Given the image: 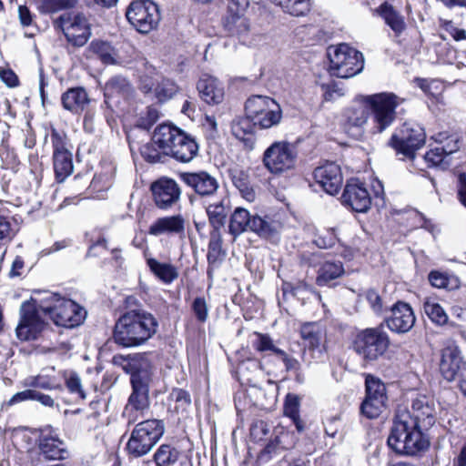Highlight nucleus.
Instances as JSON below:
<instances>
[{
	"label": "nucleus",
	"instance_id": "nucleus-1",
	"mask_svg": "<svg viewBox=\"0 0 466 466\" xmlns=\"http://www.w3.org/2000/svg\"><path fill=\"white\" fill-rule=\"evenodd\" d=\"M45 316L58 326L72 328L78 326L86 316V311L71 299L57 294L45 293L42 299L32 298L20 308V321L15 334L20 340L35 339L46 326Z\"/></svg>",
	"mask_w": 466,
	"mask_h": 466
},
{
	"label": "nucleus",
	"instance_id": "nucleus-2",
	"mask_svg": "<svg viewBox=\"0 0 466 466\" xmlns=\"http://www.w3.org/2000/svg\"><path fill=\"white\" fill-rule=\"evenodd\" d=\"M434 423L433 408L425 398L413 400L411 410H399L388 437V446L399 455L418 457L431 445L422 427Z\"/></svg>",
	"mask_w": 466,
	"mask_h": 466
},
{
	"label": "nucleus",
	"instance_id": "nucleus-3",
	"mask_svg": "<svg viewBox=\"0 0 466 466\" xmlns=\"http://www.w3.org/2000/svg\"><path fill=\"white\" fill-rule=\"evenodd\" d=\"M114 362L120 364L127 373L131 374L132 392L124 414L127 416L128 423H134L138 420V415H143L149 408V386L153 381V367L143 354L116 356Z\"/></svg>",
	"mask_w": 466,
	"mask_h": 466
},
{
	"label": "nucleus",
	"instance_id": "nucleus-4",
	"mask_svg": "<svg viewBox=\"0 0 466 466\" xmlns=\"http://www.w3.org/2000/svg\"><path fill=\"white\" fill-rule=\"evenodd\" d=\"M158 322L143 309H130L117 319L114 339L123 347H137L147 341L156 332Z\"/></svg>",
	"mask_w": 466,
	"mask_h": 466
},
{
	"label": "nucleus",
	"instance_id": "nucleus-5",
	"mask_svg": "<svg viewBox=\"0 0 466 466\" xmlns=\"http://www.w3.org/2000/svg\"><path fill=\"white\" fill-rule=\"evenodd\" d=\"M154 142L164 150L166 156L178 162H190L198 152L196 139L173 125H159L154 130Z\"/></svg>",
	"mask_w": 466,
	"mask_h": 466
},
{
	"label": "nucleus",
	"instance_id": "nucleus-6",
	"mask_svg": "<svg viewBox=\"0 0 466 466\" xmlns=\"http://www.w3.org/2000/svg\"><path fill=\"white\" fill-rule=\"evenodd\" d=\"M403 99L393 93H379L361 96V103L371 110L373 132L381 133L396 119V108Z\"/></svg>",
	"mask_w": 466,
	"mask_h": 466
},
{
	"label": "nucleus",
	"instance_id": "nucleus-7",
	"mask_svg": "<svg viewBox=\"0 0 466 466\" xmlns=\"http://www.w3.org/2000/svg\"><path fill=\"white\" fill-rule=\"evenodd\" d=\"M329 73L340 78H350L360 73L364 67V58L360 52L347 44L329 46Z\"/></svg>",
	"mask_w": 466,
	"mask_h": 466
},
{
	"label": "nucleus",
	"instance_id": "nucleus-8",
	"mask_svg": "<svg viewBox=\"0 0 466 466\" xmlns=\"http://www.w3.org/2000/svg\"><path fill=\"white\" fill-rule=\"evenodd\" d=\"M165 426L162 420L153 419L138 422L131 432L127 450L138 458L148 453L163 436Z\"/></svg>",
	"mask_w": 466,
	"mask_h": 466
},
{
	"label": "nucleus",
	"instance_id": "nucleus-9",
	"mask_svg": "<svg viewBox=\"0 0 466 466\" xmlns=\"http://www.w3.org/2000/svg\"><path fill=\"white\" fill-rule=\"evenodd\" d=\"M389 346L390 338L382 326L360 331L353 342L356 353L368 361L378 360L387 351Z\"/></svg>",
	"mask_w": 466,
	"mask_h": 466
},
{
	"label": "nucleus",
	"instance_id": "nucleus-10",
	"mask_svg": "<svg viewBox=\"0 0 466 466\" xmlns=\"http://www.w3.org/2000/svg\"><path fill=\"white\" fill-rule=\"evenodd\" d=\"M229 233L235 238L245 231L250 230L262 238H269L276 232L271 219L259 216H251L242 208H237L230 217Z\"/></svg>",
	"mask_w": 466,
	"mask_h": 466
},
{
	"label": "nucleus",
	"instance_id": "nucleus-11",
	"mask_svg": "<svg viewBox=\"0 0 466 466\" xmlns=\"http://www.w3.org/2000/svg\"><path fill=\"white\" fill-rule=\"evenodd\" d=\"M297 161V150L288 141H276L265 151L262 157L264 167L274 175L293 169Z\"/></svg>",
	"mask_w": 466,
	"mask_h": 466
},
{
	"label": "nucleus",
	"instance_id": "nucleus-12",
	"mask_svg": "<svg viewBox=\"0 0 466 466\" xmlns=\"http://www.w3.org/2000/svg\"><path fill=\"white\" fill-rule=\"evenodd\" d=\"M55 25L61 29L66 40L75 46H83L91 36L87 18L81 13L72 11L59 15Z\"/></svg>",
	"mask_w": 466,
	"mask_h": 466
},
{
	"label": "nucleus",
	"instance_id": "nucleus-13",
	"mask_svg": "<svg viewBox=\"0 0 466 466\" xmlns=\"http://www.w3.org/2000/svg\"><path fill=\"white\" fill-rule=\"evenodd\" d=\"M126 16L128 22L140 33L147 34L155 29L160 20L158 6L151 0L132 2Z\"/></svg>",
	"mask_w": 466,
	"mask_h": 466
},
{
	"label": "nucleus",
	"instance_id": "nucleus-14",
	"mask_svg": "<svg viewBox=\"0 0 466 466\" xmlns=\"http://www.w3.org/2000/svg\"><path fill=\"white\" fill-rule=\"evenodd\" d=\"M426 134L424 129L415 123H404L402 127L392 135L391 147L398 154L413 158L416 150L425 143Z\"/></svg>",
	"mask_w": 466,
	"mask_h": 466
},
{
	"label": "nucleus",
	"instance_id": "nucleus-15",
	"mask_svg": "<svg viewBox=\"0 0 466 466\" xmlns=\"http://www.w3.org/2000/svg\"><path fill=\"white\" fill-rule=\"evenodd\" d=\"M300 337L306 347L311 352L315 362H323L327 358L325 346L322 344L326 331L319 322H306L300 327Z\"/></svg>",
	"mask_w": 466,
	"mask_h": 466
},
{
	"label": "nucleus",
	"instance_id": "nucleus-16",
	"mask_svg": "<svg viewBox=\"0 0 466 466\" xmlns=\"http://www.w3.org/2000/svg\"><path fill=\"white\" fill-rule=\"evenodd\" d=\"M313 177L315 182L329 195L337 194L343 183L340 167L333 162H328L315 168Z\"/></svg>",
	"mask_w": 466,
	"mask_h": 466
},
{
	"label": "nucleus",
	"instance_id": "nucleus-17",
	"mask_svg": "<svg viewBox=\"0 0 466 466\" xmlns=\"http://www.w3.org/2000/svg\"><path fill=\"white\" fill-rule=\"evenodd\" d=\"M390 311L391 315L386 318L385 322L392 332L403 334L412 329L416 318L408 303L398 301L391 307Z\"/></svg>",
	"mask_w": 466,
	"mask_h": 466
},
{
	"label": "nucleus",
	"instance_id": "nucleus-18",
	"mask_svg": "<svg viewBox=\"0 0 466 466\" xmlns=\"http://www.w3.org/2000/svg\"><path fill=\"white\" fill-rule=\"evenodd\" d=\"M222 25L228 35L237 37L247 46L256 45V39L250 36L251 25L249 19L245 15H226Z\"/></svg>",
	"mask_w": 466,
	"mask_h": 466
},
{
	"label": "nucleus",
	"instance_id": "nucleus-19",
	"mask_svg": "<svg viewBox=\"0 0 466 466\" xmlns=\"http://www.w3.org/2000/svg\"><path fill=\"white\" fill-rule=\"evenodd\" d=\"M341 198L344 205L349 206L356 212H366L371 204L367 188L356 180L346 185Z\"/></svg>",
	"mask_w": 466,
	"mask_h": 466
},
{
	"label": "nucleus",
	"instance_id": "nucleus-20",
	"mask_svg": "<svg viewBox=\"0 0 466 466\" xmlns=\"http://www.w3.org/2000/svg\"><path fill=\"white\" fill-rule=\"evenodd\" d=\"M156 205L162 209L168 208L178 201L180 188L173 179L162 178L151 187Z\"/></svg>",
	"mask_w": 466,
	"mask_h": 466
},
{
	"label": "nucleus",
	"instance_id": "nucleus-21",
	"mask_svg": "<svg viewBox=\"0 0 466 466\" xmlns=\"http://www.w3.org/2000/svg\"><path fill=\"white\" fill-rule=\"evenodd\" d=\"M186 219L180 214L157 218L148 228V233L155 237L185 235Z\"/></svg>",
	"mask_w": 466,
	"mask_h": 466
},
{
	"label": "nucleus",
	"instance_id": "nucleus-22",
	"mask_svg": "<svg viewBox=\"0 0 466 466\" xmlns=\"http://www.w3.org/2000/svg\"><path fill=\"white\" fill-rule=\"evenodd\" d=\"M180 177L185 184L192 187L200 196H211L218 188V180L205 171L183 173L180 175Z\"/></svg>",
	"mask_w": 466,
	"mask_h": 466
},
{
	"label": "nucleus",
	"instance_id": "nucleus-23",
	"mask_svg": "<svg viewBox=\"0 0 466 466\" xmlns=\"http://www.w3.org/2000/svg\"><path fill=\"white\" fill-rule=\"evenodd\" d=\"M461 351L456 346H448L442 350L440 370L448 381L455 380L460 370L466 369Z\"/></svg>",
	"mask_w": 466,
	"mask_h": 466
},
{
	"label": "nucleus",
	"instance_id": "nucleus-24",
	"mask_svg": "<svg viewBox=\"0 0 466 466\" xmlns=\"http://www.w3.org/2000/svg\"><path fill=\"white\" fill-rule=\"evenodd\" d=\"M200 97L208 105H218L224 99L222 84L211 76H204L198 82Z\"/></svg>",
	"mask_w": 466,
	"mask_h": 466
},
{
	"label": "nucleus",
	"instance_id": "nucleus-25",
	"mask_svg": "<svg viewBox=\"0 0 466 466\" xmlns=\"http://www.w3.org/2000/svg\"><path fill=\"white\" fill-rule=\"evenodd\" d=\"M61 100L65 109L76 114L82 112L89 104L87 93L82 87L68 89L62 95Z\"/></svg>",
	"mask_w": 466,
	"mask_h": 466
},
{
	"label": "nucleus",
	"instance_id": "nucleus-26",
	"mask_svg": "<svg viewBox=\"0 0 466 466\" xmlns=\"http://www.w3.org/2000/svg\"><path fill=\"white\" fill-rule=\"evenodd\" d=\"M458 149L457 142H454L452 145L437 146L425 154L424 159L428 163V167H440L444 169L450 164L447 157Z\"/></svg>",
	"mask_w": 466,
	"mask_h": 466
},
{
	"label": "nucleus",
	"instance_id": "nucleus-27",
	"mask_svg": "<svg viewBox=\"0 0 466 466\" xmlns=\"http://www.w3.org/2000/svg\"><path fill=\"white\" fill-rule=\"evenodd\" d=\"M39 448L47 460H64L67 453L64 442L54 436H43Z\"/></svg>",
	"mask_w": 466,
	"mask_h": 466
},
{
	"label": "nucleus",
	"instance_id": "nucleus-28",
	"mask_svg": "<svg viewBox=\"0 0 466 466\" xmlns=\"http://www.w3.org/2000/svg\"><path fill=\"white\" fill-rule=\"evenodd\" d=\"M89 51L106 65H116L122 63L121 58L115 48L107 42L95 40L89 46Z\"/></svg>",
	"mask_w": 466,
	"mask_h": 466
},
{
	"label": "nucleus",
	"instance_id": "nucleus-29",
	"mask_svg": "<svg viewBox=\"0 0 466 466\" xmlns=\"http://www.w3.org/2000/svg\"><path fill=\"white\" fill-rule=\"evenodd\" d=\"M206 209L210 223L215 228H218L224 225L229 209V200L223 197L218 201L208 204Z\"/></svg>",
	"mask_w": 466,
	"mask_h": 466
},
{
	"label": "nucleus",
	"instance_id": "nucleus-30",
	"mask_svg": "<svg viewBox=\"0 0 466 466\" xmlns=\"http://www.w3.org/2000/svg\"><path fill=\"white\" fill-rule=\"evenodd\" d=\"M267 103L268 106L264 108L263 113L255 120V123L262 128H269L278 125L282 117L281 107L273 98L267 101Z\"/></svg>",
	"mask_w": 466,
	"mask_h": 466
},
{
	"label": "nucleus",
	"instance_id": "nucleus-31",
	"mask_svg": "<svg viewBox=\"0 0 466 466\" xmlns=\"http://www.w3.org/2000/svg\"><path fill=\"white\" fill-rule=\"evenodd\" d=\"M377 12L396 34H400L405 29L402 16L389 3L381 4Z\"/></svg>",
	"mask_w": 466,
	"mask_h": 466
},
{
	"label": "nucleus",
	"instance_id": "nucleus-32",
	"mask_svg": "<svg viewBox=\"0 0 466 466\" xmlns=\"http://www.w3.org/2000/svg\"><path fill=\"white\" fill-rule=\"evenodd\" d=\"M147 264L154 275L165 283L169 284L178 277L177 268L170 263H160L155 258H148Z\"/></svg>",
	"mask_w": 466,
	"mask_h": 466
},
{
	"label": "nucleus",
	"instance_id": "nucleus-33",
	"mask_svg": "<svg viewBox=\"0 0 466 466\" xmlns=\"http://www.w3.org/2000/svg\"><path fill=\"white\" fill-rule=\"evenodd\" d=\"M54 170L57 181L63 182L73 172L72 154L58 152L53 155Z\"/></svg>",
	"mask_w": 466,
	"mask_h": 466
},
{
	"label": "nucleus",
	"instance_id": "nucleus-34",
	"mask_svg": "<svg viewBox=\"0 0 466 466\" xmlns=\"http://www.w3.org/2000/svg\"><path fill=\"white\" fill-rule=\"evenodd\" d=\"M255 125L257 123L246 115L245 117L237 118L232 122L231 131L236 138L248 141L254 133Z\"/></svg>",
	"mask_w": 466,
	"mask_h": 466
},
{
	"label": "nucleus",
	"instance_id": "nucleus-35",
	"mask_svg": "<svg viewBox=\"0 0 466 466\" xmlns=\"http://www.w3.org/2000/svg\"><path fill=\"white\" fill-rule=\"evenodd\" d=\"M344 273L340 262H325L319 269L317 284L319 286L327 285L329 281L336 279Z\"/></svg>",
	"mask_w": 466,
	"mask_h": 466
},
{
	"label": "nucleus",
	"instance_id": "nucleus-36",
	"mask_svg": "<svg viewBox=\"0 0 466 466\" xmlns=\"http://www.w3.org/2000/svg\"><path fill=\"white\" fill-rule=\"evenodd\" d=\"M366 106V104L361 103L360 96L358 104L350 106L345 111L347 122L354 127H361L366 124L369 117V112Z\"/></svg>",
	"mask_w": 466,
	"mask_h": 466
},
{
	"label": "nucleus",
	"instance_id": "nucleus-37",
	"mask_svg": "<svg viewBox=\"0 0 466 466\" xmlns=\"http://www.w3.org/2000/svg\"><path fill=\"white\" fill-rule=\"evenodd\" d=\"M24 384L25 386L34 390L42 389L46 390H61L63 389L62 385L58 383L54 377L40 374L37 376L29 377L25 379Z\"/></svg>",
	"mask_w": 466,
	"mask_h": 466
},
{
	"label": "nucleus",
	"instance_id": "nucleus-38",
	"mask_svg": "<svg viewBox=\"0 0 466 466\" xmlns=\"http://www.w3.org/2000/svg\"><path fill=\"white\" fill-rule=\"evenodd\" d=\"M179 457V451L170 445L162 444L154 454V461L157 466H170Z\"/></svg>",
	"mask_w": 466,
	"mask_h": 466
},
{
	"label": "nucleus",
	"instance_id": "nucleus-39",
	"mask_svg": "<svg viewBox=\"0 0 466 466\" xmlns=\"http://www.w3.org/2000/svg\"><path fill=\"white\" fill-rule=\"evenodd\" d=\"M423 309L425 314L432 322L438 325H444L447 323L448 315L446 314L443 308L435 300L426 299L423 303Z\"/></svg>",
	"mask_w": 466,
	"mask_h": 466
},
{
	"label": "nucleus",
	"instance_id": "nucleus-40",
	"mask_svg": "<svg viewBox=\"0 0 466 466\" xmlns=\"http://www.w3.org/2000/svg\"><path fill=\"white\" fill-rule=\"evenodd\" d=\"M177 90L178 87L177 84L174 81L165 77L158 79L154 87L155 96L160 102L172 98Z\"/></svg>",
	"mask_w": 466,
	"mask_h": 466
},
{
	"label": "nucleus",
	"instance_id": "nucleus-41",
	"mask_svg": "<svg viewBox=\"0 0 466 466\" xmlns=\"http://www.w3.org/2000/svg\"><path fill=\"white\" fill-rule=\"evenodd\" d=\"M366 397L368 399H378L382 401H387L386 386L379 379L369 375L366 378Z\"/></svg>",
	"mask_w": 466,
	"mask_h": 466
},
{
	"label": "nucleus",
	"instance_id": "nucleus-42",
	"mask_svg": "<svg viewBox=\"0 0 466 466\" xmlns=\"http://www.w3.org/2000/svg\"><path fill=\"white\" fill-rule=\"evenodd\" d=\"M271 97L266 96H252L249 97L245 104L246 115L256 120L266 106H268L267 101H269Z\"/></svg>",
	"mask_w": 466,
	"mask_h": 466
},
{
	"label": "nucleus",
	"instance_id": "nucleus-43",
	"mask_svg": "<svg viewBox=\"0 0 466 466\" xmlns=\"http://www.w3.org/2000/svg\"><path fill=\"white\" fill-rule=\"evenodd\" d=\"M273 2L281 6L283 10L291 15H304L309 10V0H273Z\"/></svg>",
	"mask_w": 466,
	"mask_h": 466
},
{
	"label": "nucleus",
	"instance_id": "nucleus-44",
	"mask_svg": "<svg viewBox=\"0 0 466 466\" xmlns=\"http://www.w3.org/2000/svg\"><path fill=\"white\" fill-rule=\"evenodd\" d=\"M224 255L219 236L218 234L212 235L209 240L208 251V261L209 267L217 268L222 261Z\"/></svg>",
	"mask_w": 466,
	"mask_h": 466
},
{
	"label": "nucleus",
	"instance_id": "nucleus-45",
	"mask_svg": "<svg viewBox=\"0 0 466 466\" xmlns=\"http://www.w3.org/2000/svg\"><path fill=\"white\" fill-rule=\"evenodd\" d=\"M430 283L438 289H454L459 286V281L455 277L448 276L446 273L432 270L429 274Z\"/></svg>",
	"mask_w": 466,
	"mask_h": 466
},
{
	"label": "nucleus",
	"instance_id": "nucleus-46",
	"mask_svg": "<svg viewBox=\"0 0 466 466\" xmlns=\"http://www.w3.org/2000/svg\"><path fill=\"white\" fill-rule=\"evenodd\" d=\"M299 398L295 394L289 393L286 396L284 403V414L294 421L299 431H302L300 420L299 417Z\"/></svg>",
	"mask_w": 466,
	"mask_h": 466
},
{
	"label": "nucleus",
	"instance_id": "nucleus-47",
	"mask_svg": "<svg viewBox=\"0 0 466 466\" xmlns=\"http://www.w3.org/2000/svg\"><path fill=\"white\" fill-rule=\"evenodd\" d=\"M141 156L150 163L162 162V158L167 157L161 147L154 142V135L151 142L143 145L140 148Z\"/></svg>",
	"mask_w": 466,
	"mask_h": 466
},
{
	"label": "nucleus",
	"instance_id": "nucleus-48",
	"mask_svg": "<svg viewBox=\"0 0 466 466\" xmlns=\"http://www.w3.org/2000/svg\"><path fill=\"white\" fill-rule=\"evenodd\" d=\"M385 407L386 401L365 398L361 403L360 410L365 417L374 419L380 416Z\"/></svg>",
	"mask_w": 466,
	"mask_h": 466
},
{
	"label": "nucleus",
	"instance_id": "nucleus-49",
	"mask_svg": "<svg viewBox=\"0 0 466 466\" xmlns=\"http://www.w3.org/2000/svg\"><path fill=\"white\" fill-rule=\"evenodd\" d=\"M76 2L77 0H42L39 8L42 13H55L73 7Z\"/></svg>",
	"mask_w": 466,
	"mask_h": 466
},
{
	"label": "nucleus",
	"instance_id": "nucleus-50",
	"mask_svg": "<svg viewBox=\"0 0 466 466\" xmlns=\"http://www.w3.org/2000/svg\"><path fill=\"white\" fill-rule=\"evenodd\" d=\"M238 370L242 376H247L248 383L255 386V377L252 375V373L260 372L261 363L257 360L249 359L239 365Z\"/></svg>",
	"mask_w": 466,
	"mask_h": 466
},
{
	"label": "nucleus",
	"instance_id": "nucleus-51",
	"mask_svg": "<svg viewBox=\"0 0 466 466\" xmlns=\"http://www.w3.org/2000/svg\"><path fill=\"white\" fill-rule=\"evenodd\" d=\"M254 336L256 339L252 341L253 348L259 351L264 352L270 350L277 355V351L280 350V349L277 348L271 338L268 334H263L259 332H255Z\"/></svg>",
	"mask_w": 466,
	"mask_h": 466
},
{
	"label": "nucleus",
	"instance_id": "nucleus-52",
	"mask_svg": "<svg viewBox=\"0 0 466 466\" xmlns=\"http://www.w3.org/2000/svg\"><path fill=\"white\" fill-rule=\"evenodd\" d=\"M170 398L175 401V410L177 412H184L190 407V395L187 391L182 389H174L170 393Z\"/></svg>",
	"mask_w": 466,
	"mask_h": 466
},
{
	"label": "nucleus",
	"instance_id": "nucleus-53",
	"mask_svg": "<svg viewBox=\"0 0 466 466\" xmlns=\"http://www.w3.org/2000/svg\"><path fill=\"white\" fill-rule=\"evenodd\" d=\"M66 386L72 394H77L81 399L86 398L82 388L81 379L76 372L65 373Z\"/></svg>",
	"mask_w": 466,
	"mask_h": 466
},
{
	"label": "nucleus",
	"instance_id": "nucleus-54",
	"mask_svg": "<svg viewBox=\"0 0 466 466\" xmlns=\"http://www.w3.org/2000/svg\"><path fill=\"white\" fill-rule=\"evenodd\" d=\"M365 298L375 314H381L384 311V305L381 297L374 289H370L365 292Z\"/></svg>",
	"mask_w": 466,
	"mask_h": 466
},
{
	"label": "nucleus",
	"instance_id": "nucleus-55",
	"mask_svg": "<svg viewBox=\"0 0 466 466\" xmlns=\"http://www.w3.org/2000/svg\"><path fill=\"white\" fill-rule=\"evenodd\" d=\"M229 177L231 178V181L233 185L239 189L240 187H243L244 186L248 185L249 182V176L247 173V171L238 167H231L229 170Z\"/></svg>",
	"mask_w": 466,
	"mask_h": 466
},
{
	"label": "nucleus",
	"instance_id": "nucleus-56",
	"mask_svg": "<svg viewBox=\"0 0 466 466\" xmlns=\"http://www.w3.org/2000/svg\"><path fill=\"white\" fill-rule=\"evenodd\" d=\"M128 82L126 78L121 76H115L111 78L106 85V96L113 95L114 93L124 92L128 89Z\"/></svg>",
	"mask_w": 466,
	"mask_h": 466
},
{
	"label": "nucleus",
	"instance_id": "nucleus-57",
	"mask_svg": "<svg viewBox=\"0 0 466 466\" xmlns=\"http://www.w3.org/2000/svg\"><path fill=\"white\" fill-rule=\"evenodd\" d=\"M192 309L200 322H205L208 316V308L204 298H196L192 304Z\"/></svg>",
	"mask_w": 466,
	"mask_h": 466
},
{
	"label": "nucleus",
	"instance_id": "nucleus-58",
	"mask_svg": "<svg viewBox=\"0 0 466 466\" xmlns=\"http://www.w3.org/2000/svg\"><path fill=\"white\" fill-rule=\"evenodd\" d=\"M249 6V0H229L227 15H245Z\"/></svg>",
	"mask_w": 466,
	"mask_h": 466
},
{
	"label": "nucleus",
	"instance_id": "nucleus-59",
	"mask_svg": "<svg viewBox=\"0 0 466 466\" xmlns=\"http://www.w3.org/2000/svg\"><path fill=\"white\" fill-rule=\"evenodd\" d=\"M336 236L333 230H327L324 235L319 236L314 243L319 248H329L335 245L336 243Z\"/></svg>",
	"mask_w": 466,
	"mask_h": 466
},
{
	"label": "nucleus",
	"instance_id": "nucleus-60",
	"mask_svg": "<svg viewBox=\"0 0 466 466\" xmlns=\"http://www.w3.org/2000/svg\"><path fill=\"white\" fill-rule=\"evenodd\" d=\"M277 355L281 359L288 371L299 370L300 363L297 359L289 356L282 350H278Z\"/></svg>",
	"mask_w": 466,
	"mask_h": 466
},
{
	"label": "nucleus",
	"instance_id": "nucleus-61",
	"mask_svg": "<svg viewBox=\"0 0 466 466\" xmlns=\"http://www.w3.org/2000/svg\"><path fill=\"white\" fill-rule=\"evenodd\" d=\"M34 398V389H27L23 391H19L14 394L9 400L6 401L7 406H13L23 401L33 400Z\"/></svg>",
	"mask_w": 466,
	"mask_h": 466
},
{
	"label": "nucleus",
	"instance_id": "nucleus-62",
	"mask_svg": "<svg viewBox=\"0 0 466 466\" xmlns=\"http://www.w3.org/2000/svg\"><path fill=\"white\" fill-rule=\"evenodd\" d=\"M13 235L14 232L9 219L0 214V240H9Z\"/></svg>",
	"mask_w": 466,
	"mask_h": 466
},
{
	"label": "nucleus",
	"instance_id": "nucleus-63",
	"mask_svg": "<svg viewBox=\"0 0 466 466\" xmlns=\"http://www.w3.org/2000/svg\"><path fill=\"white\" fill-rule=\"evenodd\" d=\"M51 141L54 147V154H56L58 152H69L66 148V143L64 137L59 134L57 131L53 130L51 134Z\"/></svg>",
	"mask_w": 466,
	"mask_h": 466
},
{
	"label": "nucleus",
	"instance_id": "nucleus-64",
	"mask_svg": "<svg viewBox=\"0 0 466 466\" xmlns=\"http://www.w3.org/2000/svg\"><path fill=\"white\" fill-rule=\"evenodd\" d=\"M1 80L9 87H15L18 85V77L14 71L5 69L0 72Z\"/></svg>",
	"mask_w": 466,
	"mask_h": 466
}]
</instances>
